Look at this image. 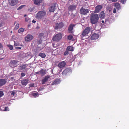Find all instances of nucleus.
I'll list each match as a JSON object with an SVG mask.
<instances>
[{
	"instance_id": "1",
	"label": "nucleus",
	"mask_w": 129,
	"mask_h": 129,
	"mask_svg": "<svg viewBox=\"0 0 129 129\" xmlns=\"http://www.w3.org/2000/svg\"><path fill=\"white\" fill-rule=\"evenodd\" d=\"M99 19V17L98 14H92L90 16V20L91 23L92 24H95L97 23Z\"/></svg>"
},
{
	"instance_id": "2",
	"label": "nucleus",
	"mask_w": 129,
	"mask_h": 129,
	"mask_svg": "<svg viewBox=\"0 0 129 129\" xmlns=\"http://www.w3.org/2000/svg\"><path fill=\"white\" fill-rule=\"evenodd\" d=\"M46 15V12L44 11H39L36 14V17L38 19H43Z\"/></svg>"
},
{
	"instance_id": "3",
	"label": "nucleus",
	"mask_w": 129,
	"mask_h": 129,
	"mask_svg": "<svg viewBox=\"0 0 129 129\" xmlns=\"http://www.w3.org/2000/svg\"><path fill=\"white\" fill-rule=\"evenodd\" d=\"M8 98L10 99H14L16 96V91H13L9 92L7 93Z\"/></svg>"
},
{
	"instance_id": "4",
	"label": "nucleus",
	"mask_w": 129,
	"mask_h": 129,
	"mask_svg": "<svg viewBox=\"0 0 129 129\" xmlns=\"http://www.w3.org/2000/svg\"><path fill=\"white\" fill-rule=\"evenodd\" d=\"M62 37V35L60 33L57 34L54 36L53 38V41H58Z\"/></svg>"
},
{
	"instance_id": "5",
	"label": "nucleus",
	"mask_w": 129,
	"mask_h": 129,
	"mask_svg": "<svg viewBox=\"0 0 129 129\" xmlns=\"http://www.w3.org/2000/svg\"><path fill=\"white\" fill-rule=\"evenodd\" d=\"M64 25V23L62 22L59 23H56L55 24V29H60L62 28Z\"/></svg>"
},
{
	"instance_id": "6",
	"label": "nucleus",
	"mask_w": 129,
	"mask_h": 129,
	"mask_svg": "<svg viewBox=\"0 0 129 129\" xmlns=\"http://www.w3.org/2000/svg\"><path fill=\"white\" fill-rule=\"evenodd\" d=\"M18 0H8L9 3L10 5L13 6L18 3Z\"/></svg>"
},
{
	"instance_id": "7",
	"label": "nucleus",
	"mask_w": 129,
	"mask_h": 129,
	"mask_svg": "<svg viewBox=\"0 0 129 129\" xmlns=\"http://www.w3.org/2000/svg\"><path fill=\"white\" fill-rule=\"evenodd\" d=\"M80 11L81 14L83 15H86L89 12L88 9H84L83 7L81 8Z\"/></svg>"
},
{
	"instance_id": "8",
	"label": "nucleus",
	"mask_w": 129,
	"mask_h": 129,
	"mask_svg": "<svg viewBox=\"0 0 129 129\" xmlns=\"http://www.w3.org/2000/svg\"><path fill=\"white\" fill-rule=\"evenodd\" d=\"M33 36L30 35H27L25 38V41H29L33 39Z\"/></svg>"
},
{
	"instance_id": "9",
	"label": "nucleus",
	"mask_w": 129,
	"mask_h": 129,
	"mask_svg": "<svg viewBox=\"0 0 129 129\" xmlns=\"http://www.w3.org/2000/svg\"><path fill=\"white\" fill-rule=\"evenodd\" d=\"M17 62L15 60H12L10 62V66L12 67L16 66L17 64Z\"/></svg>"
},
{
	"instance_id": "10",
	"label": "nucleus",
	"mask_w": 129,
	"mask_h": 129,
	"mask_svg": "<svg viewBox=\"0 0 129 129\" xmlns=\"http://www.w3.org/2000/svg\"><path fill=\"white\" fill-rule=\"evenodd\" d=\"M99 36V34H94L91 37V39L92 40H95L98 39Z\"/></svg>"
},
{
	"instance_id": "11",
	"label": "nucleus",
	"mask_w": 129,
	"mask_h": 129,
	"mask_svg": "<svg viewBox=\"0 0 129 129\" xmlns=\"http://www.w3.org/2000/svg\"><path fill=\"white\" fill-rule=\"evenodd\" d=\"M102 8V6L101 5H99L95 7V9L94 11V12L98 13L99 12Z\"/></svg>"
},
{
	"instance_id": "12",
	"label": "nucleus",
	"mask_w": 129,
	"mask_h": 129,
	"mask_svg": "<svg viewBox=\"0 0 129 129\" xmlns=\"http://www.w3.org/2000/svg\"><path fill=\"white\" fill-rule=\"evenodd\" d=\"M66 63L64 61L60 62L58 64V66L60 68H62L65 66Z\"/></svg>"
},
{
	"instance_id": "13",
	"label": "nucleus",
	"mask_w": 129,
	"mask_h": 129,
	"mask_svg": "<svg viewBox=\"0 0 129 129\" xmlns=\"http://www.w3.org/2000/svg\"><path fill=\"white\" fill-rule=\"evenodd\" d=\"M73 24H71L69 26L68 28V30L70 33H72L73 32L72 30L73 27L74 26Z\"/></svg>"
},
{
	"instance_id": "14",
	"label": "nucleus",
	"mask_w": 129,
	"mask_h": 129,
	"mask_svg": "<svg viewBox=\"0 0 129 129\" xmlns=\"http://www.w3.org/2000/svg\"><path fill=\"white\" fill-rule=\"evenodd\" d=\"M71 71V70L69 68L66 69L63 72H62V74L63 75H66L67 73Z\"/></svg>"
},
{
	"instance_id": "15",
	"label": "nucleus",
	"mask_w": 129,
	"mask_h": 129,
	"mask_svg": "<svg viewBox=\"0 0 129 129\" xmlns=\"http://www.w3.org/2000/svg\"><path fill=\"white\" fill-rule=\"evenodd\" d=\"M6 82L5 79H0V86L4 85L6 83Z\"/></svg>"
},
{
	"instance_id": "16",
	"label": "nucleus",
	"mask_w": 129,
	"mask_h": 129,
	"mask_svg": "<svg viewBox=\"0 0 129 129\" xmlns=\"http://www.w3.org/2000/svg\"><path fill=\"white\" fill-rule=\"evenodd\" d=\"M60 80L59 79H56L51 84L52 85L59 84L60 82Z\"/></svg>"
},
{
	"instance_id": "17",
	"label": "nucleus",
	"mask_w": 129,
	"mask_h": 129,
	"mask_svg": "<svg viewBox=\"0 0 129 129\" xmlns=\"http://www.w3.org/2000/svg\"><path fill=\"white\" fill-rule=\"evenodd\" d=\"M49 77L48 76H46L42 80V84H45L46 82L47 81L48 78Z\"/></svg>"
},
{
	"instance_id": "18",
	"label": "nucleus",
	"mask_w": 129,
	"mask_h": 129,
	"mask_svg": "<svg viewBox=\"0 0 129 129\" xmlns=\"http://www.w3.org/2000/svg\"><path fill=\"white\" fill-rule=\"evenodd\" d=\"M88 34H87L86 32H84V30L82 34H81L80 35L81 39H82V40L85 39V38H83V37Z\"/></svg>"
},
{
	"instance_id": "19",
	"label": "nucleus",
	"mask_w": 129,
	"mask_h": 129,
	"mask_svg": "<svg viewBox=\"0 0 129 129\" xmlns=\"http://www.w3.org/2000/svg\"><path fill=\"white\" fill-rule=\"evenodd\" d=\"M76 7L75 5H71L69 7L68 9L69 10H73L75 9Z\"/></svg>"
},
{
	"instance_id": "20",
	"label": "nucleus",
	"mask_w": 129,
	"mask_h": 129,
	"mask_svg": "<svg viewBox=\"0 0 129 129\" xmlns=\"http://www.w3.org/2000/svg\"><path fill=\"white\" fill-rule=\"evenodd\" d=\"M28 80L27 79L23 80L21 81V83L23 85H26L28 83Z\"/></svg>"
},
{
	"instance_id": "21",
	"label": "nucleus",
	"mask_w": 129,
	"mask_h": 129,
	"mask_svg": "<svg viewBox=\"0 0 129 129\" xmlns=\"http://www.w3.org/2000/svg\"><path fill=\"white\" fill-rule=\"evenodd\" d=\"M39 73L42 76L46 74V71L45 70H41Z\"/></svg>"
},
{
	"instance_id": "22",
	"label": "nucleus",
	"mask_w": 129,
	"mask_h": 129,
	"mask_svg": "<svg viewBox=\"0 0 129 129\" xmlns=\"http://www.w3.org/2000/svg\"><path fill=\"white\" fill-rule=\"evenodd\" d=\"M25 68V66L24 65H22L19 66V69L21 71H23L24 70Z\"/></svg>"
},
{
	"instance_id": "23",
	"label": "nucleus",
	"mask_w": 129,
	"mask_h": 129,
	"mask_svg": "<svg viewBox=\"0 0 129 129\" xmlns=\"http://www.w3.org/2000/svg\"><path fill=\"white\" fill-rule=\"evenodd\" d=\"M55 5H53L51 6L49 11L50 12H53L55 10Z\"/></svg>"
},
{
	"instance_id": "24",
	"label": "nucleus",
	"mask_w": 129,
	"mask_h": 129,
	"mask_svg": "<svg viewBox=\"0 0 129 129\" xmlns=\"http://www.w3.org/2000/svg\"><path fill=\"white\" fill-rule=\"evenodd\" d=\"M42 0H34L35 4L36 5L40 4L42 2Z\"/></svg>"
},
{
	"instance_id": "25",
	"label": "nucleus",
	"mask_w": 129,
	"mask_h": 129,
	"mask_svg": "<svg viewBox=\"0 0 129 129\" xmlns=\"http://www.w3.org/2000/svg\"><path fill=\"white\" fill-rule=\"evenodd\" d=\"M74 49L73 47L71 46H68L67 48V50L70 51H73Z\"/></svg>"
},
{
	"instance_id": "26",
	"label": "nucleus",
	"mask_w": 129,
	"mask_h": 129,
	"mask_svg": "<svg viewBox=\"0 0 129 129\" xmlns=\"http://www.w3.org/2000/svg\"><path fill=\"white\" fill-rule=\"evenodd\" d=\"M115 6L116 8L118 10L121 9V7L120 4L118 3H116L115 4Z\"/></svg>"
},
{
	"instance_id": "27",
	"label": "nucleus",
	"mask_w": 129,
	"mask_h": 129,
	"mask_svg": "<svg viewBox=\"0 0 129 129\" xmlns=\"http://www.w3.org/2000/svg\"><path fill=\"white\" fill-rule=\"evenodd\" d=\"M105 16L104 13L103 11L101 12L99 15L100 17L101 18H104Z\"/></svg>"
},
{
	"instance_id": "28",
	"label": "nucleus",
	"mask_w": 129,
	"mask_h": 129,
	"mask_svg": "<svg viewBox=\"0 0 129 129\" xmlns=\"http://www.w3.org/2000/svg\"><path fill=\"white\" fill-rule=\"evenodd\" d=\"M90 30V28L89 27H87L84 30V32H86L87 34H88Z\"/></svg>"
},
{
	"instance_id": "29",
	"label": "nucleus",
	"mask_w": 129,
	"mask_h": 129,
	"mask_svg": "<svg viewBox=\"0 0 129 129\" xmlns=\"http://www.w3.org/2000/svg\"><path fill=\"white\" fill-rule=\"evenodd\" d=\"M32 95L33 96L36 98L39 96V94L38 92H35L33 93Z\"/></svg>"
},
{
	"instance_id": "30",
	"label": "nucleus",
	"mask_w": 129,
	"mask_h": 129,
	"mask_svg": "<svg viewBox=\"0 0 129 129\" xmlns=\"http://www.w3.org/2000/svg\"><path fill=\"white\" fill-rule=\"evenodd\" d=\"M39 56L42 58H44L46 56V55L44 53H41L39 54Z\"/></svg>"
},
{
	"instance_id": "31",
	"label": "nucleus",
	"mask_w": 129,
	"mask_h": 129,
	"mask_svg": "<svg viewBox=\"0 0 129 129\" xmlns=\"http://www.w3.org/2000/svg\"><path fill=\"white\" fill-rule=\"evenodd\" d=\"M38 43L39 44H40L42 43V41L41 39V38L40 37H39V39H38Z\"/></svg>"
},
{
	"instance_id": "32",
	"label": "nucleus",
	"mask_w": 129,
	"mask_h": 129,
	"mask_svg": "<svg viewBox=\"0 0 129 129\" xmlns=\"http://www.w3.org/2000/svg\"><path fill=\"white\" fill-rule=\"evenodd\" d=\"M24 31V29L23 28H20L18 30V32L19 33H20L21 32H23Z\"/></svg>"
},
{
	"instance_id": "33",
	"label": "nucleus",
	"mask_w": 129,
	"mask_h": 129,
	"mask_svg": "<svg viewBox=\"0 0 129 129\" xmlns=\"http://www.w3.org/2000/svg\"><path fill=\"white\" fill-rule=\"evenodd\" d=\"M4 95L3 92L2 91H0V98L2 96Z\"/></svg>"
},
{
	"instance_id": "34",
	"label": "nucleus",
	"mask_w": 129,
	"mask_h": 129,
	"mask_svg": "<svg viewBox=\"0 0 129 129\" xmlns=\"http://www.w3.org/2000/svg\"><path fill=\"white\" fill-rule=\"evenodd\" d=\"M24 6L25 5H24L21 6L18 8L17 10H19L22 9Z\"/></svg>"
},
{
	"instance_id": "35",
	"label": "nucleus",
	"mask_w": 129,
	"mask_h": 129,
	"mask_svg": "<svg viewBox=\"0 0 129 129\" xmlns=\"http://www.w3.org/2000/svg\"><path fill=\"white\" fill-rule=\"evenodd\" d=\"M19 24H16V25L15 26V29H17L19 28Z\"/></svg>"
},
{
	"instance_id": "36",
	"label": "nucleus",
	"mask_w": 129,
	"mask_h": 129,
	"mask_svg": "<svg viewBox=\"0 0 129 129\" xmlns=\"http://www.w3.org/2000/svg\"><path fill=\"white\" fill-rule=\"evenodd\" d=\"M8 46L10 50H12L13 49V47L12 46L9 45H8Z\"/></svg>"
},
{
	"instance_id": "37",
	"label": "nucleus",
	"mask_w": 129,
	"mask_h": 129,
	"mask_svg": "<svg viewBox=\"0 0 129 129\" xmlns=\"http://www.w3.org/2000/svg\"><path fill=\"white\" fill-rule=\"evenodd\" d=\"M25 21L26 22H28V21H30V19L28 17H26L25 19Z\"/></svg>"
},
{
	"instance_id": "38",
	"label": "nucleus",
	"mask_w": 129,
	"mask_h": 129,
	"mask_svg": "<svg viewBox=\"0 0 129 129\" xmlns=\"http://www.w3.org/2000/svg\"><path fill=\"white\" fill-rule=\"evenodd\" d=\"M73 38V36L71 35L69 36L68 37V38L69 40H71Z\"/></svg>"
},
{
	"instance_id": "39",
	"label": "nucleus",
	"mask_w": 129,
	"mask_h": 129,
	"mask_svg": "<svg viewBox=\"0 0 129 129\" xmlns=\"http://www.w3.org/2000/svg\"><path fill=\"white\" fill-rule=\"evenodd\" d=\"M69 53L67 51H66L64 53V55H66L68 54Z\"/></svg>"
},
{
	"instance_id": "40",
	"label": "nucleus",
	"mask_w": 129,
	"mask_h": 129,
	"mask_svg": "<svg viewBox=\"0 0 129 129\" xmlns=\"http://www.w3.org/2000/svg\"><path fill=\"white\" fill-rule=\"evenodd\" d=\"M111 2H115L117 1V0H108Z\"/></svg>"
},
{
	"instance_id": "41",
	"label": "nucleus",
	"mask_w": 129,
	"mask_h": 129,
	"mask_svg": "<svg viewBox=\"0 0 129 129\" xmlns=\"http://www.w3.org/2000/svg\"><path fill=\"white\" fill-rule=\"evenodd\" d=\"M5 111H9V108L8 107H5V109L4 110Z\"/></svg>"
},
{
	"instance_id": "42",
	"label": "nucleus",
	"mask_w": 129,
	"mask_h": 129,
	"mask_svg": "<svg viewBox=\"0 0 129 129\" xmlns=\"http://www.w3.org/2000/svg\"><path fill=\"white\" fill-rule=\"evenodd\" d=\"M126 0H121V2L122 4H124L126 3Z\"/></svg>"
},
{
	"instance_id": "43",
	"label": "nucleus",
	"mask_w": 129,
	"mask_h": 129,
	"mask_svg": "<svg viewBox=\"0 0 129 129\" xmlns=\"http://www.w3.org/2000/svg\"><path fill=\"white\" fill-rule=\"evenodd\" d=\"M21 75L23 77L25 76V74L24 73H22L21 74Z\"/></svg>"
},
{
	"instance_id": "44",
	"label": "nucleus",
	"mask_w": 129,
	"mask_h": 129,
	"mask_svg": "<svg viewBox=\"0 0 129 129\" xmlns=\"http://www.w3.org/2000/svg\"><path fill=\"white\" fill-rule=\"evenodd\" d=\"M113 13H114L116 12V10L115 8H114L113 10Z\"/></svg>"
},
{
	"instance_id": "45",
	"label": "nucleus",
	"mask_w": 129,
	"mask_h": 129,
	"mask_svg": "<svg viewBox=\"0 0 129 129\" xmlns=\"http://www.w3.org/2000/svg\"><path fill=\"white\" fill-rule=\"evenodd\" d=\"M18 44L17 43H15L14 42V46H18Z\"/></svg>"
},
{
	"instance_id": "46",
	"label": "nucleus",
	"mask_w": 129,
	"mask_h": 129,
	"mask_svg": "<svg viewBox=\"0 0 129 129\" xmlns=\"http://www.w3.org/2000/svg\"><path fill=\"white\" fill-rule=\"evenodd\" d=\"M15 48L16 49H21V47H15Z\"/></svg>"
},
{
	"instance_id": "47",
	"label": "nucleus",
	"mask_w": 129,
	"mask_h": 129,
	"mask_svg": "<svg viewBox=\"0 0 129 129\" xmlns=\"http://www.w3.org/2000/svg\"><path fill=\"white\" fill-rule=\"evenodd\" d=\"M34 86V84H30V87H33Z\"/></svg>"
},
{
	"instance_id": "48",
	"label": "nucleus",
	"mask_w": 129,
	"mask_h": 129,
	"mask_svg": "<svg viewBox=\"0 0 129 129\" xmlns=\"http://www.w3.org/2000/svg\"><path fill=\"white\" fill-rule=\"evenodd\" d=\"M32 22L34 23H35L36 22V21L35 20H33L32 21Z\"/></svg>"
},
{
	"instance_id": "49",
	"label": "nucleus",
	"mask_w": 129,
	"mask_h": 129,
	"mask_svg": "<svg viewBox=\"0 0 129 129\" xmlns=\"http://www.w3.org/2000/svg\"><path fill=\"white\" fill-rule=\"evenodd\" d=\"M2 47V46L1 44L0 43V48H1Z\"/></svg>"
},
{
	"instance_id": "50",
	"label": "nucleus",
	"mask_w": 129,
	"mask_h": 129,
	"mask_svg": "<svg viewBox=\"0 0 129 129\" xmlns=\"http://www.w3.org/2000/svg\"><path fill=\"white\" fill-rule=\"evenodd\" d=\"M2 25L1 23H0V27H1Z\"/></svg>"
},
{
	"instance_id": "51",
	"label": "nucleus",
	"mask_w": 129,
	"mask_h": 129,
	"mask_svg": "<svg viewBox=\"0 0 129 129\" xmlns=\"http://www.w3.org/2000/svg\"><path fill=\"white\" fill-rule=\"evenodd\" d=\"M31 25L30 24H29L28 25V27H29Z\"/></svg>"
},
{
	"instance_id": "52",
	"label": "nucleus",
	"mask_w": 129,
	"mask_h": 129,
	"mask_svg": "<svg viewBox=\"0 0 129 129\" xmlns=\"http://www.w3.org/2000/svg\"><path fill=\"white\" fill-rule=\"evenodd\" d=\"M102 22L103 23H104V20H102Z\"/></svg>"
},
{
	"instance_id": "53",
	"label": "nucleus",
	"mask_w": 129,
	"mask_h": 129,
	"mask_svg": "<svg viewBox=\"0 0 129 129\" xmlns=\"http://www.w3.org/2000/svg\"><path fill=\"white\" fill-rule=\"evenodd\" d=\"M39 72H37L36 73V74H40L39 73H38Z\"/></svg>"
},
{
	"instance_id": "54",
	"label": "nucleus",
	"mask_w": 129,
	"mask_h": 129,
	"mask_svg": "<svg viewBox=\"0 0 129 129\" xmlns=\"http://www.w3.org/2000/svg\"><path fill=\"white\" fill-rule=\"evenodd\" d=\"M41 35H42V34H40V36H41Z\"/></svg>"
},
{
	"instance_id": "55",
	"label": "nucleus",
	"mask_w": 129,
	"mask_h": 129,
	"mask_svg": "<svg viewBox=\"0 0 129 129\" xmlns=\"http://www.w3.org/2000/svg\"><path fill=\"white\" fill-rule=\"evenodd\" d=\"M26 16V15H24V17H25V16Z\"/></svg>"
},
{
	"instance_id": "56",
	"label": "nucleus",
	"mask_w": 129,
	"mask_h": 129,
	"mask_svg": "<svg viewBox=\"0 0 129 129\" xmlns=\"http://www.w3.org/2000/svg\"><path fill=\"white\" fill-rule=\"evenodd\" d=\"M11 33H12V31H11Z\"/></svg>"
}]
</instances>
